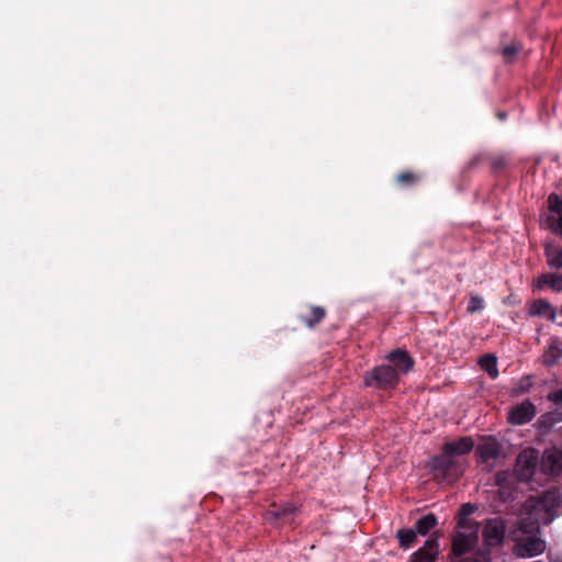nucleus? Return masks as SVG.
<instances>
[{"label":"nucleus","mask_w":562,"mask_h":562,"mask_svg":"<svg viewBox=\"0 0 562 562\" xmlns=\"http://www.w3.org/2000/svg\"><path fill=\"white\" fill-rule=\"evenodd\" d=\"M438 525V518L435 514L428 513L418 518L414 525L417 535L426 536Z\"/></svg>","instance_id":"18"},{"label":"nucleus","mask_w":562,"mask_h":562,"mask_svg":"<svg viewBox=\"0 0 562 562\" xmlns=\"http://www.w3.org/2000/svg\"><path fill=\"white\" fill-rule=\"evenodd\" d=\"M508 165V158L504 155L494 156L491 158V169L494 173H499L506 169Z\"/></svg>","instance_id":"27"},{"label":"nucleus","mask_w":562,"mask_h":562,"mask_svg":"<svg viewBox=\"0 0 562 562\" xmlns=\"http://www.w3.org/2000/svg\"><path fill=\"white\" fill-rule=\"evenodd\" d=\"M531 386V382L529 378H524L520 380L518 387L516 389V393H527Z\"/></svg>","instance_id":"33"},{"label":"nucleus","mask_w":562,"mask_h":562,"mask_svg":"<svg viewBox=\"0 0 562 562\" xmlns=\"http://www.w3.org/2000/svg\"><path fill=\"white\" fill-rule=\"evenodd\" d=\"M546 549V542L535 536L527 537L516 544V554L521 558L535 557L542 553Z\"/></svg>","instance_id":"11"},{"label":"nucleus","mask_w":562,"mask_h":562,"mask_svg":"<svg viewBox=\"0 0 562 562\" xmlns=\"http://www.w3.org/2000/svg\"><path fill=\"white\" fill-rule=\"evenodd\" d=\"M396 539L400 547L407 550L417 542V533L414 528H402L396 531Z\"/></svg>","instance_id":"20"},{"label":"nucleus","mask_w":562,"mask_h":562,"mask_svg":"<svg viewBox=\"0 0 562 562\" xmlns=\"http://www.w3.org/2000/svg\"><path fill=\"white\" fill-rule=\"evenodd\" d=\"M543 248L548 266L558 270L562 269V247L547 243Z\"/></svg>","instance_id":"16"},{"label":"nucleus","mask_w":562,"mask_h":562,"mask_svg":"<svg viewBox=\"0 0 562 562\" xmlns=\"http://www.w3.org/2000/svg\"><path fill=\"white\" fill-rule=\"evenodd\" d=\"M528 315L546 317L547 319L554 322L557 317V310L548 300L537 299L529 303Z\"/></svg>","instance_id":"13"},{"label":"nucleus","mask_w":562,"mask_h":562,"mask_svg":"<svg viewBox=\"0 0 562 562\" xmlns=\"http://www.w3.org/2000/svg\"><path fill=\"white\" fill-rule=\"evenodd\" d=\"M562 422V412L560 411H553L549 412L547 414H543L540 419V426L543 428H547L548 430L555 424Z\"/></svg>","instance_id":"24"},{"label":"nucleus","mask_w":562,"mask_h":562,"mask_svg":"<svg viewBox=\"0 0 562 562\" xmlns=\"http://www.w3.org/2000/svg\"><path fill=\"white\" fill-rule=\"evenodd\" d=\"M538 463V456L533 450L522 451L517 458L515 472L517 477L521 481H529L536 470Z\"/></svg>","instance_id":"6"},{"label":"nucleus","mask_w":562,"mask_h":562,"mask_svg":"<svg viewBox=\"0 0 562 562\" xmlns=\"http://www.w3.org/2000/svg\"><path fill=\"white\" fill-rule=\"evenodd\" d=\"M476 453L483 462L496 459L501 456V443L492 436H488L479 443Z\"/></svg>","instance_id":"14"},{"label":"nucleus","mask_w":562,"mask_h":562,"mask_svg":"<svg viewBox=\"0 0 562 562\" xmlns=\"http://www.w3.org/2000/svg\"><path fill=\"white\" fill-rule=\"evenodd\" d=\"M473 447V439L471 437L464 436L458 440L446 442L441 450L452 458L459 459V457L470 453Z\"/></svg>","instance_id":"12"},{"label":"nucleus","mask_w":562,"mask_h":562,"mask_svg":"<svg viewBox=\"0 0 562 562\" xmlns=\"http://www.w3.org/2000/svg\"><path fill=\"white\" fill-rule=\"evenodd\" d=\"M537 409L530 400H525L512 408L508 422L513 425H525L533 419Z\"/></svg>","instance_id":"9"},{"label":"nucleus","mask_w":562,"mask_h":562,"mask_svg":"<svg viewBox=\"0 0 562 562\" xmlns=\"http://www.w3.org/2000/svg\"><path fill=\"white\" fill-rule=\"evenodd\" d=\"M475 510H476V506L475 505H473L471 503L462 504L460 509H459V514H458L459 515L458 525L460 527H465L467 517L472 515Z\"/></svg>","instance_id":"25"},{"label":"nucleus","mask_w":562,"mask_h":562,"mask_svg":"<svg viewBox=\"0 0 562 562\" xmlns=\"http://www.w3.org/2000/svg\"><path fill=\"white\" fill-rule=\"evenodd\" d=\"M498 117H499V120H505L506 113H504V112L498 113Z\"/></svg>","instance_id":"35"},{"label":"nucleus","mask_w":562,"mask_h":562,"mask_svg":"<svg viewBox=\"0 0 562 562\" xmlns=\"http://www.w3.org/2000/svg\"><path fill=\"white\" fill-rule=\"evenodd\" d=\"M548 401L554 403L558 406H562V389L554 392H550L547 396Z\"/></svg>","instance_id":"32"},{"label":"nucleus","mask_w":562,"mask_h":562,"mask_svg":"<svg viewBox=\"0 0 562 562\" xmlns=\"http://www.w3.org/2000/svg\"><path fill=\"white\" fill-rule=\"evenodd\" d=\"M546 222L553 233L562 237V216L555 217L553 215H548Z\"/></svg>","instance_id":"29"},{"label":"nucleus","mask_w":562,"mask_h":562,"mask_svg":"<svg viewBox=\"0 0 562 562\" xmlns=\"http://www.w3.org/2000/svg\"><path fill=\"white\" fill-rule=\"evenodd\" d=\"M506 526L501 517L487 519L483 528V538L488 546H496L503 542Z\"/></svg>","instance_id":"7"},{"label":"nucleus","mask_w":562,"mask_h":562,"mask_svg":"<svg viewBox=\"0 0 562 562\" xmlns=\"http://www.w3.org/2000/svg\"><path fill=\"white\" fill-rule=\"evenodd\" d=\"M522 46L518 43H512L506 45L502 49V56L506 63H512L514 60L515 55L520 52Z\"/></svg>","instance_id":"26"},{"label":"nucleus","mask_w":562,"mask_h":562,"mask_svg":"<svg viewBox=\"0 0 562 562\" xmlns=\"http://www.w3.org/2000/svg\"><path fill=\"white\" fill-rule=\"evenodd\" d=\"M400 378L392 364H380L367 371L363 375V384L379 391L390 392L397 387Z\"/></svg>","instance_id":"3"},{"label":"nucleus","mask_w":562,"mask_h":562,"mask_svg":"<svg viewBox=\"0 0 562 562\" xmlns=\"http://www.w3.org/2000/svg\"><path fill=\"white\" fill-rule=\"evenodd\" d=\"M430 472L437 482L453 484L463 475L464 465L459 459L441 450L440 454L431 459Z\"/></svg>","instance_id":"2"},{"label":"nucleus","mask_w":562,"mask_h":562,"mask_svg":"<svg viewBox=\"0 0 562 562\" xmlns=\"http://www.w3.org/2000/svg\"><path fill=\"white\" fill-rule=\"evenodd\" d=\"M548 207L558 217L562 216V199L557 193H551L548 196Z\"/></svg>","instance_id":"28"},{"label":"nucleus","mask_w":562,"mask_h":562,"mask_svg":"<svg viewBox=\"0 0 562 562\" xmlns=\"http://www.w3.org/2000/svg\"><path fill=\"white\" fill-rule=\"evenodd\" d=\"M420 179L422 177L418 173L406 170L400 172L396 176L395 181L402 188H411L415 187L420 181Z\"/></svg>","instance_id":"22"},{"label":"nucleus","mask_w":562,"mask_h":562,"mask_svg":"<svg viewBox=\"0 0 562 562\" xmlns=\"http://www.w3.org/2000/svg\"><path fill=\"white\" fill-rule=\"evenodd\" d=\"M471 549V538L463 535L458 533L452 541L451 554L456 558L462 557Z\"/></svg>","instance_id":"19"},{"label":"nucleus","mask_w":562,"mask_h":562,"mask_svg":"<svg viewBox=\"0 0 562 562\" xmlns=\"http://www.w3.org/2000/svg\"><path fill=\"white\" fill-rule=\"evenodd\" d=\"M561 507L562 494L557 488L530 496L524 504L520 529L525 533L538 532L541 526H548L560 515Z\"/></svg>","instance_id":"1"},{"label":"nucleus","mask_w":562,"mask_h":562,"mask_svg":"<svg viewBox=\"0 0 562 562\" xmlns=\"http://www.w3.org/2000/svg\"><path fill=\"white\" fill-rule=\"evenodd\" d=\"M300 513V507L294 503H282L276 504L273 503L270 508L266 512L265 518L267 521L273 525H288L293 524L295 517Z\"/></svg>","instance_id":"4"},{"label":"nucleus","mask_w":562,"mask_h":562,"mask_svg":"<svg viewBox=\"0 0 562 562\" xmlns=\"http://www.w3.org/2000/svg\"><path fill=\"white\" fill-rule=\"evenodd\" d=\"M480 160H481V157H480V156H475V157H473V158L469 161V164H468V169H471V168L475 167V166L480 162Z\"/></svg>","instance_id":"34"},{"label":"nucleus","mask_w":562,"mask_h":562,"mask_svg":"<svg viewBox=\"0 0 562 562\" xmlns=\"http://www.w3.org/2000/svg\"><path fill=\"white\" fill-rule=\"evenodd\" d=\"M439 540L437 536H430L417 551L411 554L407 562H436L439 558Z\"/></svg>","instance_id":"5"},{"label":"nucleus","mask_w":562,"mask_h":562,"mask_svg":"<svg viewBox=\"0 0 562 562\" xmlns=\"http://www.w3.org/2000/svg\"><path fill=\"white\" fill-rule=\"evenodd\" d=\"M541 471L552 477L562 475V450L551 449L544 452L541 459Z\"/></svg>","instance_id":"10"},{"label":"nucleus","mask_w":562,"mask_h":562,"mask_svg":"<svg viewBox=\"0 0 562 562\" xmlns=\"http://www.w3.org/2000/svg\"><path fill=\"white\" fill-rule=\"evenodd\" d=\"M491 558L487 552H480L473 557L461 558L456 562H490Z\"/></svg>","instance_id":"31"},{"label":"nucleus","mask_w":562,"mask_h":562,"mask_svg":"<svg viewBox=\"0 0 562 562\" xmlns=\"http://www.w3.org/2000/svg\"><path fill=\"white\" fill-rule=\"evenodd\" d=\"M479 364L492 379H496L498 376L497 358L494 355H484L481 357Z\"/></svg>","instance_id":"21"},{"label":"nucleus","mask_w":562,"mask_h":562,"mask_svg":"<svg viewBox=\"0 0 562 562\" xmlns=\"http://www.w3.org/2000/svg\"><path fill=\"white\" fill-rule=\"evenodd\" d=\"M561 357L562 350L558 346L551 345L542 355V363L546 367H553Z\"/></svg>","instance_id":"23"},{"label":"nucleus","mask_w":562,"mask_h":562,"mask_svg":"<svg viewBox=\"0 0 562 562\" xmlns=\"http://www.w3.org/2000/svg\"><path fill=\"white\" fill-rule=\"evenodd\" d=\"M326 316V310L322 306H310V315H300V321L308 328H314Z\"/></svg>","instance_id":"17"},{"label":"nucleus","mask_w":562,"mask_h":562,"mask_svg":"<svg viewBox=\"0 0 562 562\" xmlns=\"http://www.w3.org/2000/svg\"><path fill=\"white\" fill-rule=\"evenodd\" d=\"M386 360H387L386 364L393 366V370H395L398 378L401 374H405V373L409 372L415 364V361L409 356V353L406 350L401 349V348L392 350L386 356Z\"/></svg>","instance_id":"8"},{"label":"nucleus","mask_w":562,"mask_h":562,"mask_svg":"<svg viewBox=\"0 0 562 562\" xmlns=\"http://www.w3.org/2000/svg\"><path fill=\"white\" fill-rule=\"evenodd\" d=\"M544 286L551 288L555 292L562 291V274L558 273H542L535 281L533 288L542 290Z\"/></svg>","instance_id":"15"},{"label":"nucleus","mask_w":562,"mask_h":562,"mask_svg":"<svg viewBox=\"0 0 562 562\" xmlns=\"http://www.w3.org/2000/svg\"><path fill=\"white\" fill-rule=\"evenodd\" d=\"M484 308V301L481 296L479 295H472L469 300V303H468V306H467V311L470 313V314H473V313H476V312H480Z\"/></svg>","instance_id":"30"}]
</instances>
